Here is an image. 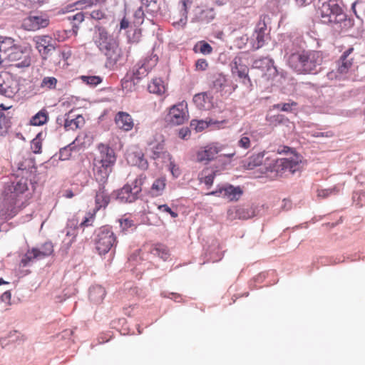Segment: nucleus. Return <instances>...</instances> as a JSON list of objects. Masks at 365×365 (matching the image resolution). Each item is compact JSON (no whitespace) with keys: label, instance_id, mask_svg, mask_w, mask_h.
<instances>
[{"label":"nucleus","instance_id":"15","mask_svg":"<svg viewBox=\"0 0 365 365\" xmlns=\"http://www.w3.org/2000/svg\"><path fill=\"white\" fill-rule=\"evenodd\" d=\"M49 20L43 16H30L23 21L22 26L28 31H36L41 28L46 27Z\"/></svg>","mask_w":365,"mask_h":365},{"label":"nucleus","instance_id":"16","mask_svg":"<svg viewBox=\"0 0 365 365\" xmlns=\"http://www.w3.org/2000/svg\"><path fill=\"white\" fill-rule=\"evenodd\" d=\"M17 213L13 200L10 198H4L0 201V225L14 217Z\"/></svg>","mask_w":365,"mask_h":365},{"label":"nucleus","instance_id":"36","mask_svg":"<svg viewBox=\"0 0 365 365\" xmlns=\"http://www.w3.org/2000/svg\"><path fill=\"white\" fill-rule=\"evenodd\" d=\"M10 107H6L3 104L0 105V133L3 134L6 132L7 128L9 126V118L4 114V111L8 110Z\"/></svg>","mask_w":365,"mask_h":365},{"label":"nucleus","instance_id":"31","mask_svg":"<svg viewBox=\"0 0 365 365\" xmlns=\"http://www.w3.org/2000/svg\"><path fill=\"white\" fill-rule=\"evenodd\" d=\"M256 207L247 206L239 207L236 210V217L242 220H247L257 215Z\"/></svg>","mask_w":365,"mask_h":365},{"label":"nucleus","instance_id":"34","mask_svg":"<svg viewBox=\"0 0 365 365\" xmlns=\"http://www.w3.org/2000/svg\"><path fill=\"white\" fill-rule=\"evenodd\" d=\"M148 91L150 93L160 95L165 91L163 81L161 78H154L152 82L148 85Z\"/></svg>","mask_w":365,"mask_h":365},{"label":"nucleus","instance_id":"56","mask_svg":"<svg viewBox=\"0 0 365 365\" xmlns=\"http://www.w3.org/2000/svg\"><path fill=\"white\" fill-rule=\"evenodd\" d=\"M158 209L160 212L169 213L173 218L178 217V213L173 211L171 208L166 204L158 205Z\"/></svg>","mask_w":365,"mask_h":365},{"label":"nucleus","instance_id":"27","mask_svg":"<svg viewBox=\"0 0 365 365\" xmlns=\"http://www.w3.org/2000/svg\"><path fill=\"white\" fill-rule=\"evenodd\" d=\"M11 77L7 72H0V94L9 97L12 95L13 91L11 89L9 81Z\"/></svg>","mask_w":365,"mask_h":365},{"label":"nucleus","instance_id":"19","mask_svg":"<svg viewBox=\"0 0 365 365\" xmlns=\"http://www.w3.org/2000/svg\"><path fill=\"white\" fill-rule=\"evenodd\" d=\"M127 161L133 166H137L141 170H146L148 168V163L144 158V155L141 151L132 152L128 154Z\"/></svg>","mask_w":365,"mask_h":365},{"label":"nucleus","instance_id":"38","mask_svg":"<svg viewBox=\"0 0 365 365\" xmlns=\"http://www.w3.org/2000/svg\"><path fill=\"white\" fill-rule=\"evenodd\" d=\"M297 103L294 101L273 105V108L287 113H293L297 110Z\"/></svg>","mask_w":365,"mask_h":365},{"label":"nucleus","instance_id":"50","mask_svg":"<svg viewBox=\"0 0 365 365\" xmlns=\"http://www.w3.org/2000/svg\"><path fill=\"white\" fill-rule=\"evenodd\" d=\"M240 68V71H239V73H237L238 78L242 80V83L244 84L250 83V79L248 76V68L246 66H245L244 67Z\"/></svg>","mask_w":365,"mask_h":365},{"label":"nucleus","instance_id":"26","mask_svg":"<svg viewBox=\"0 0 365 365\" xmlns=\"http://www.w3.org/2000/svg\"><path fill=\"white\" fill-rule=\"evenodd\" d=\"M95 201L97 210H99L101 207H106L108 205L110 197L105 189V185H99L98 190L96 192Z\"/></svg>","mask_w":365,"mask_h":365},{"label":"nucleus","instance_id":"9","mask_svg":"<svg viewBox=\"0 0 365 365\" xmlns=\"http://www.w3.org/2000/svg\"><path fill=\"white\" fill-rule=\"evenodd\" d=\"M158 61V56L153 54L140 60L133 68V78L140 80L146 76L148 72L157 64Z\"/></svg>","mask_w":365,"mask_h":365},{"label":"nucleus","instance_id":"11","mask_svg":"<svg viewBox=\"0 0 365 365\" xmlns=\"http://www.w3.org/2000/svg\"><path fill=\"white\" fill-rule=\"evenodd\" d=\"M98 49L107 57L109 63L115 64L122 57L121 49L114 38L110 39Z\"/></svg>","mask_w":365,"mask_h":365},{"label":"nucleus","instance_id":"45","mask_svg":"<svg viewBox=\"0 0 365 365\" xmlns=\"http://www.w3.org/2000/svg\"><path fill=\"white\" fill-rule=\"evenodd\" d=\"M12 187L14 192H16V194H21L24 192L28 189L26 180L21 178L16 182H13Z\"/></svg>","mask_w":365,"mask_h":365},{"label":"nucleus","instance_id":"25","mask_svg":"<svg viewBox=\"0 0 365 365\" xmlns=\"http://www.w3.org/2000/svg\"><path fill=\"white\" fill-rule=\"evenodd\" d=\"M96 31L93 37L95 44L98 48L103 46L104 43H107L110 39L113 37L110 36L105 28L101 26H96Z\"/></svg>","mask_w":365,"mask_h":365},{"label":"nucleus","instance_id":"62","mask_svg":"<svg viewBox=\"0 0 365 365\" xmlns=\"http://www.w3.org/2000/svg\"><path fill=\"white\" fill-rule=\"evenodd\" d=\"M207 65V62L205 59H198L195 63L196 69L200 71H205Z\"/></svg>","mask_w":365,"mask_h":365},{"label":"nucleus","instance_id":"12","mask_svg":"<svg viewBox=\"0 0 365 365\" xmlns=\"http://www.w3.org/2000/svg\"><path fill=\"white\" fill-rule=\"evenodd\" d=\"M33 41L42 55H48L56 48V41L49 36H36L33 38Z\"/></svg>","mask_w":365,"mask_h":365},{"label":"nucleus","instance_id":"35","mask_svg":"<svg viewBox=\"0 0 365 365\" xmlns=\"http://www.w3.org/2000/svg\"><path fill=\"white\" fill-rule=\"evenodd\" d=\"M150 252L153 255L157 256L163 259L164 261H166L170 256L168 249L162 245H159L153 248Z\"/></svg>","mask_w":365,"mask_h":365},{"label":"nucleus","instance_id":"1","mask_svg":"<svg viewBox=\"0 0 365 365\" xmlns=\"http://www.w3.org/2000/svg\"><path fill=\"white\" fill-rule=\"evenodd\" d=\"M267 154L268 153L266 152L253 154L243 162V167L247 170H253L257 166H262L260 168L262 173H283L289 172L292 174H294L302 168V158L297 154L281 159H272L269 156L264 158Z\"/></svg>","mask_w":365,"mask_h":365},{"label":"nucleus","instance_id":"22","mask_svg":"<svg viewBox=\"0 0 365 365\" xmlns=\"http://www.w3.org/2000/svg\"><path fill=\"white\" fill-rule=\"evenodd\" d=\"M353 48H350L345 51L338 61L337 71L340 74L346 73L352 65L353 58L349 57Z\"/></svg>","mask_w":365,"mask_h":365},{"label":"nucleus","instance_id":"41","mask_svg":"<svg viewBox=\"0 0 365 365\" xmlns=\"http://www.w3.org/2000/svg\"><path fill=\"white\" fill-rule=\"evenodd\" d=\"M194 51L204 55H207L212 53V48L208 43L201 41L195 46Z\"/></svg>","mask_w":365,"mask_h":365},{"label":"nucleus","instance_id":"14","mask_svg":"<svg viewBox=\"0 0 365 365\" xmlns=\"http://www.w3.org/2000/svg\"><path fill=\"white\" fill-rule=\"evenodd\" d=\"M221 150L222 148L217 143L209 144L197 152V160L199 162L207 163L213 160Z\"/></svg>","mask_w":365,"mask_h":365},{"label":"nucleus","instance_id":"58","mask_svg":"<svg viewBox=\"0 0 365 365\" xmlns=\"http://www.w3.org/2000/svg\"><path fill=\"white\" fill-rule=\"evenodd\" d=\"M94 221V215L88 213L87 216H85L83 221L80 223L81 227H88L92 225Z\"/></svg>","mask_w":365,"mask_h":365},{"label":"nucleus","instance_id":"8","mask_svg":"<svg viewBox=\"0 0 365 365\" xmlns=\"http://www.w3.org/2000/svg\"><path fill=\"white\" fill-rule=\"evenodd\" d=\"M187 118V105L182 102L170 108L165 120L172 125H179L184 123Z\"/></svg>","mask_w":365,"mask_h":365},{"label":"nucleus","instance_id":"43","mask_svg":"<svg viewBox=\"0 0 365 365\" xmlns=\"http://www.w3.org/2000/svg\"><path fill=\"white\" fill-rule=\"evenodd\" d=\"M81 79L91 87H95L102 82V78L98 76H81Z\"/></svg>","mask_w":365,"mask_h":365},{"label":"nucleus","instance_id":"40","mask_svg":"<svg viewBox=\"0 0 365 365\" xmlns=\"http://www.w3.org/2000/svg\"><path fill=\"white\" fill-rule=\"evenodd\" d=\"M78 138H76L75 140H73L71 143L69 145L65 146L64 148H61L59 152V159L61 160H66L69 158V157L71 155V151L75 148V143L78 140Z\"/></svg>","mask_w":365,"mask_h":365},{"label":"nucleus","instance_id":"37","mask_svg":"<svg viewBox=\"0 0 365 365\" xmlns=\"http://www.w3.org/2000/svg\"><path fill=\"white\" fill-rule=\"evenodd\" d=\"M215 171L210 170L209 169L203 170L200 175V182L205 183L206 185L211 186L213 183Z\"/></svg>","mask_w":365,"mask_h":365},{"label":"nucleus","instance_id":"49","mask_svg":"<svg viewBox=\"0 0 365 365\" xmlns=\"http://www.w3.org/2000/svg\"><path fill=\"white\" fill-rule=\"evenodd\" d=\"M41 135V133H38L37 136L32 140L31 143V149L34 153H41V147L42 144L38 138V137Z\"/></svg>","mask_w":365,"mask_h":365},{"label":"nucleus","instance_id":"5","mask_svg":"<svg viewBox=\"0 0 365 365\" xmlns=\"http://www.w3.org/2000/svg\"><path fill=\"white\" fill-rule=\"evenodd\" d=\"M96 248L100 255L107 254L116 244V237L108 227H101L95 238Z\"/></svg>","mask_w":365,"mask_h":365},{"label":"nucleus","instance_id":"46","mask_svg":"<svg viewBox=\"0 0 365 365\" xmlns=\"http://www.w3.org/2000/svg\"><path fill=\"white\" fill-rule=\"evenodd\" d=\"M146 179V176L144 175V174H140L134 181L132 183V185H130L132 186V189L133 190H135V189L137 188L138 190V195H139V194L140 193V192L142 191V185H143L144 183V181Z\"/></svg>","mask_w":365,"mask_h":365},{"label":"nucleus","instance_id":"4","mask_svg":"<svg viewBox=\"0 0 365 365\" xmlns=\"http://www.w3.org/2000/svg\"><path fill=\"white\" fill-rule=\"evenodd\" d=\"M100 156L94 159V176L99 185H105L112 172L116 158L114 150L109 146L101 144L98 146Z\"/></svg>","mask_w":365,"mask_h":365},{"label":"nucleus","instance_id":"53","mask_svg":"<svg viewBox=\"0 0 365 365\" xmlns=\"http://www.w3.org/2000/svg\"><path fill=\"white\" fill-rule=\"evenodd\" d=\"M237 145L244 149H248L251 146V140L247 135H242L237 142Z\"/></svg>","mask_w":365,"mask_h":365},{"label":"nucleus","instance_id":"42","mask_svg":"<svg viewBox=\"0 0 365 365\" xmlns=\"http://www.w3.org/2000/svg\"><path fill=\"white\" fill-rule=\"evenodd\" d=\"M268 120L274 125H284L288 126L289 123H290L289 120L282 114L272 115L269 117Z\"/></svg>","mask_w":365,"mask_h":365},{"label":"nucleus","instance_id":"10","mask_svg":"<svg viewBox=\"0 0 365 365\" xmlns=\"http://www.w3.org/2000/svg\"><path fill=\"white\" fill-rule=\"evenodd\" d=\"M243 194V190L240 186H234L225 184L209 193L210 195L222 197L230 201H237Z\"/></svg>","mask_w":365,"mask_h":365},{"label":"nucleus","instance_id":"57","mask_svg":"<svg viewBox=\"0 0 365 365\" xmlns=\"http://www.w3.org/2000/svg\"><path fill=\"white\" fill-rule=\"evenodd\" d=\"M90 16L93 19L101 20L106 18L105 13L101 9L93 10L90 13Z\"/></svg>","mask_w":365,"mask_h":365},{"label":"nucleus","instance_id":"7","mask_svg":"<svg viewBox=\"0 0 365 365\" xmlns=\"http://www.w3.org/2000/svg\"><path fill=\"white\" fill-rule=\"evenodd\" d=\"M53 252V245L50 242H45L39 248L29 250L22 257L21 264L24 267L29 266L34 259H41L51 255Z\"/></svg>","mask_w":365,"mask_h":365},{"label":"nucleus","instance_id":"51","mask_svg":"<svg viewBox=\"0 0 365 365\" xmlns=\"http://www.w3.org/2000/svg\"><path fill=\"white\" fill-rule=\"evenodd\" d=\"M134 24L140 25L144 21V11L141 7L138 8L134 13Z\"/></svg>","mask_w":365,"mask_h":365},{"label":"nucleus","instance_id":"6","mask_svg":"<svg viewBox=\"0 0 365 365\" xmlns=\"http://www.w3.org/2000/svg\"><path fill=\"white\" fill-rule=\"evenodd\" d=\"M30 49L26 46L16 44L13 50L7 54L5 63L1 64L6 66L9 63H15L17 68H26L31 65Z\"/></svg>","mask_w":365,"mask_h":365},{"label":"nucleus","instance_id":"64","mask_svg":"<svg viewBox=\"0 0 365 365\" xmlns=\"http://www.w3.org/2000/svg\"><path fill=\"white\" fill-rule=\"evenodd\" d=\"M100 1L101 0H83L78 1L77 4H84L83 7L86 8L97 4L98 2H100Z\"/></svg>","mask_w":365,"mask_h":365},{"label":"nucleus","instance_id":"33","mask_svg":"<svg viewBox=\"0 0 365 365\" xmlns=\"http://www.w3.org/2000/svg\"><path fill=\"white\" fill-rule=\"evenodd\" d=\"M267 26L264 22H259L255 29L256 40L257 41V48L262 47L265 41V32Z\"/></svg>","mask_w":365,"mask_h":365},{"label":"nucleus","instance_id":"23","mask_svg":"<svg viewBox=\"0 0 365 365\" xmlns=\"http://www.w3.org/2000/svg\"><path fill=\"white\" fill-rule=\"evenodd\" d=\"M215 12L213 8H206L196 11L192 21L202 24H208L215 17Z\"/></svg>","mask_w":365,"mask_h":365},{"label":"nucleus","instance_id":"52","mask_svg":"<svg viewBox=\"0 0 365 365\" xmlns=\"http://www.w3.org/2000/svg\"><path fill=\"white\" fill-rule=\"evenodd\" d=\"M337 192L338 190H336V187L329 189H322L317 190V195L319 197L325 198L329 195L336 193Z\"/></svg>","mask_w":365,"mask_h":365},{"label":"nucleus","instance_id":"18","mask_svg":"<svg viewBox=\"0 0 365 365\" xmlns=\"http://www.w3.org/2000/svg\"><path fill=\"white\" fill-rule=\"evenodd\" d=\"M14 39L10 37L0 36V65L5 63V59L16 46Z\"/></svg>","mask_w":365,"mask_h":365},{"label":"nucleus","instance_id":"47","mask_svg":"<svg viewBox=\"0 0 365 365\" xmlns=\"http://www.w3.org/2000/svg\"><path fill=\"white\" fill-rule=\"evenodd\" d=\"M353 200L359 207L365 205V191L355 192L353 194Z\"/></svg>","mask_w":365,"mask_h":365},{"label":"nucleus","instance_id":"60","mask_svg":"<svg viewBox=\"0 0 365 365\" xmlns=\"http://www.w3.org/2000/svg\"><path fill=\"white\" fill-rule=\"evenodd\" d=\"M169 169L175 178H178L180 175V170L173 162H170L169 165Z\"/></svg>","mask_w":365,"mask_h":365},{"label":"nucleus","instance_id":"20","mask_svg":"<svg viewBox=\"0 0 365 365\" xmlns=\"http://www.w3.org/2000/svg\"><path fill=\"white\" fill-rule=\"evenodd\" d=\"M212 96L207 92L195 94L193 97V102L200 110H209L212 106Z\"/></svg>","mask_w":365,"mask_h":365},{"label":"nucleus","instance_id":"28","mask_svg":"<svg viewBox=\"0 0 365 365\" xmlns=\"http://www.w3.org/2000/svg\"><path fill=\"white\" fill-rule=\"evenodd\" d=\"M106 295V291L101 285H95L89 289V299L94 303H100Z\"/></svg>","mask_w":365,"mask_h":365},{"label":"nucleus","instance_id":"39","mask_svg":"<svg viewBox=\"0 0 365 365\" xmlns=\"http://www.w3.org/2000/svg\"><path fill=\"white\" fill-rule=\"evenodd\" d=\"M48 114L45 110H41L34 115L31 120V124L33 125H42L46 123Z\"/></svg>","mask_w":365,"mask_h":365},{"label":"nucleus","instance_id":"54","mask_svg":"<svg viewBox=\"0 0 365 365\" xmlns=\"http://www.w3.org/2000/svg\"><path fill=\"white\" fill-rule=\"evenodd\" d=\"M213 123L211 120L207 123V121H203V120H200V121H197L196 123H194V121H192L191 123V126H195V130L197 131H201L203 129H205V128H207L209 124H212Z\"/></svg>","mask_w":365,"mask_h":365},{"label":"nucleus","instance_id":"61","mask_svg":"<svg viewBox=\"0 0 365 365\" xmlns=\"http://www.w3.org/2000/svg\"><path fill=\"white\" fill-rule=\"evenodd\" d=\"M11 293L9 290H4L0 289V297L1 300L6 303H9L11 300Z\"/></svg>","mask_w":365,"mask_h":365},{"label":"nucleus","instance_id":"13","mask_svg":"<svg viewBox=\"0 0 365 365\" xmlns=\"http://www.w3.org/2000/svg\"><path fill=\"white\" fill-rule=\"evenodd\" d=\"M113 195L120 202H133L138 197V190H135L132 189V186L126 184L121 189L115 191L113 193Z\"/></svg>","mask_w":365,"mask_h":365},{"label":"nucleus","instance_id":"2","mask_svg":"<svg viewBox=\"0 0 365 365\" xmlns=\"http://www.w3.org/2000/svg\"><path fill=\"white\" fill-rule=\"evenodd\" d=\"M287 56V63L295 72L301 74H315L321 69L323 61L321 51H309L292 52V48L287 46L284 49Z\"/></svg>","mask_w":365,"mask_h":365},{"label":"nucleus","instance_id":"44","mask_svg":"<svg viewBox=\"0 0 365 365\" xmlns=\"http://www.w3.org/2000/svg\"><path fill=\"white\" fill-rule=\"evenodd\" d=\"M57 84V79L55 77L46 76L44 77L41 82V88L45 89H54Z\"/></svg>","mask_w":365,"mask_h":365},{"label":"nucleus","instance_id":"29","mask_svg":"<svg viewBox=\"0 0 365 365\" xmlns=\"http://www.w3.org/2000/svg\"><path fill=\"white\" fill-rule=\"evenodd\" d=\"M252 67L254 68L260 69L262 71H269L272 68L275 70L274 67V61L272 59L264 57L260 58L259 59H256L252 63Z\"/></svg>","mask_w":365,"mask_h":365},{"label":"nucleus","instance_id":"30","mask_svg":"<svg viewBox=\"0 0 365 365\" xmlns=\"http://www.w3.org/2000/svg\"><path fill=\"white\" fill-rule=\"evenodd\" d=\"M212 88L217 92H223L227 86H228L227 79L222 73H217L213 76L212 82Z\"/></svg>","mask_w":365,"mask_h":365},{"label":"nucleus","instance_id":"48","mask_svg":"<svg viewBox=\"0 0 365 365\" xmlns=\"http://www.w3.org/2000/svg\"><path fill=\"white\" fill-rule=\"evenodd\" d=\"M68 19L73 22V30L76 34L77 33L78 26L77 23H81L84 20V14L83 12H78L77 14L68 16Z\"/></svg>","mask_w":365,"mask_h":365},{"label":"nucleus","instance_id":"17","mask_svg":"<svg viewBox=\"0 0 365 365\" xmlns=\"http://www.w3.org/2000/svg\"><path fill=\"white\" fill-rule=\"evenodd\" d=\"M85 123V120L81 115L74 114L73 111L65 115L64 128L66 130H74L81 128Z\"/></svg>","mask_w":365,"mask_h":365},{"label":"nucleus","instance_id":"59","mask_svg":"<svg viewBox=\"0 0 365 365\" xmlns=\"http://www.w3.org/2000/svg\"><path fill=\"white\" fill-rule=\"evenodd\" d=\"M120 225L123 230H127L128 228H131L134 226L133 220L128 218L120 220Z\"/></svg>","mask_w":365,"mask_h":365},{"label":"nucleus","instance_id":"55","mask_svg":"<svg viewBox=\"0 0 365 365\" xmlns=\"http://www.w3.org/2000/svg\"><path fill=\"white\" fill-rule=\"evenodd\" d=\"M239 61H240V59L237 60L235 58L231 64V71L233 75H237V73L240 71V68H242L245 66L240 63Z\"/></svg>","mask_w":365,"mask_h":365},{"label":"nucleus","instance_id":"24","mask_svg":"<svg viewBox=\"0 0 365 365\" xmlns=\"http://www.w3.org/2000/svg\"><path fill=\"white\" fill-rule=\"evenodd\" d=\"M146 10L152 14H163L165 11V2L163 0H142Z\"/></svg>","mask_w":365,"mask_h":365},{"label":"nucleus","instance_id":"32","mask_svg":"<svg viewBox=\"0 0 365 365\" xmlns=\"http://www.w3.org/2000/svg\"><path fill=\"white\" fill-rule=\"evenodd\" d=\"M166 179L165 178H159L153 182L150 187V194L152 196L158 197L163 194L165 187Z\"/></svg>","mask_w":365,"mask_h":365},{"label":"nucleus","instance_id":"3","mask_svg":"<svg viewBox=\"0 0 365 365\" xmlns=\"http://www.w3.org/2000/svg\"><path fill=\"white\" fill-rule=\"evenodd\" d=\"M318 12L324 24H339L342 29H348L354 24L353 21L347 18L341 7L334 0L322 2Z\"/></svg>","mask_w":365,"mask_h":365},{"label":"nucleus","instance_id":"21","mask_svg":"<svg viewBox=\"0 0 365 365\" xmlns=\"http://www.w3.org/2000/svg\"><path fill=\"white\" fill-rule=\"evenodd\" d=\"M115 121L118 127L125 131H129L133 127V118L126 112H118L115 115Z\"/></svg>","mask_w":365,"mask_h":365},{"label":"nucleus","instance_id":"63","mask_svg":"<svg viewBox=\"0 0 365 365\" xmlns=\"http://www.w3.org/2000/svg\"><path fill=\"white\" fill-rule=\"evenodd\" d=\"M153 155L152 158L155 159L160 156V154L163 150V146L160 144H158L156 147H153Z\"/></svg>","mask_w":365,"mask_h":365}]
</instances>
